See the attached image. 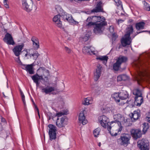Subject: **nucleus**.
<instances>
[{
  "instance_id": "c03bdc74",
  "label": "nucleus",
  "mask_w": 150,
  "mask_h": 150,
  "mask_svg": "<svg viewBox=\"0 0 150 150\" xmlns=\"http://www.w3.org/2000/svg\"><path fill=\"white\" fill-rule=\"evenodd\" d=\"M115 2V5L118 6H122V2L120 0H113Z\"/></svg>"
},
{
  "instance_id": "6e6d98bb",
  "label": "nucleus",
  "mask_w": 150,
  "mask_h": 150,
  "mask_svg": "<svg viewBox=\"0 0 150 150\" xmlns=\"http://www.w3.org/2000/svg\"><path fill=\"white\" fill-rule=\"evenodd\" d=\"M35 108L36 109V110L37 111L38 116H39V118H40V114H39L38 109V107H37L36 106H35Z\"/></svg>"
},
{
  "instance_id": "e433bc0d",
  "label": "nucleus",
  "mask_w": 150,
  "mask_h": 150,
  "mask_svg": "<svg viewBox=\"0 0 150 150\" xmlns=\"http://www.w3.org/2000/svg\"><path fill=\"white\" fill-rule=\"evenodd\" d=\"M142 132L144 134H145L147 129L149 128V124L147 123H144L143 124Z\"/></svg>"
},
{
  "instance_id": "49530a36",
  "label": "nucleus",
  "mask_w": 150,
  "mask_h": 150,
  "mask_svg": "<svg viewBox=\"0 0 150 150\" xmlns=\"http://www.w3.org/2000/svg\"><path fill=\"white\" fill-rule=\"evenodd\" d=\"M15 60L20 65H21L22 66V65H23L22 64L21 62L20 59V57L19 56L18 57V58L15 59Z\"/></svg>"
},
{
  "instance_id": "f257e3e1",
  "label": "nucleus",
  "mask_w": 150,
  "mask_h": 150,
  "mask_svg": "<svg viewBox=\"0 0 150 150\" xmlns=\"http://www.w3.org/2000/svg\"><path fill=\"white\" fill-rule=\"evenodd\" d=\"M37 72L40 75L37 74L33 76L32 77V78L34 82L36 83L37 86H38L39 85L38 81L40 79L43 80V76H44L45 79H44V80L47 81L48 80L47 76L49 75V72L48 70H46L43 67H40L38 69Z\"/></svg>"
},
{
  "instance_id": "f704fd0d",
  "label": "nucleus",
  "mask_w": 150,
  "mask_h": 150,
  "mask_svg": "<svg viewBox=\"0 0 150 150\" xmlns=\"http://www.w3.org/2000/svg\"><path fill=\"white\" fill-rule=\"evenodd\" d=\"M54 88L53 87H50L47 88H44L42 89V92H44L46 94H48L54 91Z\"/></svg>"
},
{
  "instance_id": "39448f33",
  "label": "nucleus",
  "mask_w": 150,
  "mask_h": 150,
  "mask_svg": "<svg viewBox=\"0 0 150 150\" xmlns=\"http://www.w3.org/2000/svg\"><path fill=\"white\" fill-rule=\"evenodd\" d=\"M113 118L115 120L111 122L110 124L111 125L113 123H117L118 126L119 127L118 132L121 131L122 129V127L121 125V122L124 121V117L122 115L120 114H118L114 115L113 116Z\"/></svg>"
},
{
  "instance_id": "603ef678",
  "label": "nucleus",
  "mask_w": 150,
  "mask_h": 150,
  "mask_svg": "<svg viewBox=\"0 0 150 150\" xmlns=\"http://www.w3.org/2000/svg\"><path fill=\"white\" fill-rule=\"evenodd\" d=\"M71 2H73V1H75L77 2L78 1H89L90 0H69Z\"/></svg>"
},
{
  "instance_id": "f8f14e48",
  "label": "nucleus",
  "mask_w": 150,
  "mask_h": 150,
  "mask_svg": "<svg viewBox=\"0 0 150 150\" xmlns=\"http://www.w3.org/2000/svg\"><path fill=\"white\" fill-rule=\"evenodd\" d=\"M102 67L100 64L97 66L96 71L93 72V79L95 81H97L100 77L102 72Z\"/></svg>"
},
{
  "instance_id": "09e8293b",
  "label": "nucleus",
  "mask_w": 150,
  "mask_h": 150,
  "mask_svg": "<svg viewBox=\"0 0 150 150\" xmlns=\"http://www.w3.org/2000/svg\"><path fill=\"white\" fill-rule=\"evenodd\" d=\"M21 96L22 99V101L23 102V103L24 104V105L25 106L26 103H25V96H24V95L23 94V95H21Z\"/></svg>"
},
{
  "instance_id": "cd10ccee",
  "label": "nucleus",
  "mask_w": 150,
  "mask_h": 150,
  "mask_svg": "<svg viewBox=\"0 0 150 150\" xmlns=\"http://www.w3.org/2000/svg\"><path fill=\"white\" fill-rule=\"evenodd\" d=\"M64 89V84L63 82H62L61 84L58 85L57 87V95L63 92Z\"/></svg>"
},
{
  "instance_id": "7c9ffc66",
  "label": "nucleus",
  "mask_w": 150,
  "mask_h": 150,
  "mask_svg": "<svg viewBox=\"0 0 150 150\" xmlns=\"http://www.w3.org/2000/svg\"><path fill=\"white\" fill-rule=\"evenodd\" d=\"M57 26L63 30H65L64 28L62 26V23L60 21V16L59 15H57Z\"/></svg>"
},
{
  "instance_id": "338daca9",
  "label": "nucleus",
  "mask_w": 150,
  "mask_h": 150,
  "mask_svg": "<svg viewBox=\"0 0 150 150\" xmlns=\"http://www.w3.org/2000/svg\"><path fill=\"white\" fill-rule=\"evenodd\" d=\"M7 87L8 88V84H7Z\"/></svg>"
},
{
  "instance_id": "bf43d9fd",
  "label": "nucleus",
  "mask_w": 150,
  "mask_h": 150,
  "mask_svg": "<svg viewBox=\"0 0 150 150\" xmlns=\"http://www.w3.org/2000/svg\"><path fill=\"white\" fill-rule=\"evenodd\" d=\"M2 94L3 95V96L4 97V98H6V97H7V96H6V95H5L4 94V92H3L2 93Z\"/></svg>"
},
{
  "instance_id": "774afa93",
  "label": "nucleus",
  "mask_w": 150,
  "mask_h": 150,
  "mask_svg": "<svg viewBox=\"0 0 150 150\" xmlns=\"http://www.w3.org/2000/svg\"><path fill=\"white\" fill-rule=\"evenodd\" d=\"M149 34H150V31H149Z\"/></svg>"
},
{
  "instance_id": "c756f323",
  "label": "nucleus",
  "mask_w": 150,
  "mask_h": 150,
  "mask_svg": "<svg viewBox=\"0 0 150 150\" xmlns=\"http://www.w3.org/2000/svg\"><path fill=\"white\" fill-rule=\"evenodd\" d=\"M120 98L121 100H124L128 98V95L126 91H122L120 93Z\"/></svg>"
},
{
  "instance_id": "9d476101",
  "label": "nucleus",
  "mask_w": 150,
  "mask_h": 150,
  "mask_svg": "<svg viewBox=\"0 0 150 150\" xmlns=\"http://www.w3.org/2000/svg\"><path fill=\"white\" fill-rule=\"evenodd\" d=\"M138 146L141 150H149V144L147 141L142 139L137 142Z\"/></svg>"
},
{
  "instance_id": "9b49d317",
  "label": "nucleus",
  "mask_w": 150,
  "mask_h": 150,
  "mask_svg": "<svg viewBox=\"0 0 150 150\" xmlns=\"http://www.w3.org/2000/svg\"><path fill=\"white\" fill-rule=\"evenodd\" d=\"M24 46L23 44H21V45H18L15 46L13 49V51L15 55L17 57H18L21 52H22L23 54L25 56V54L22 51V50Z\"/></svg>"
},
{
  "instance_id": "2eb2a0df",
  "label": "nucleus",
  "mask_w": 150,
  "mask_h": 150,
  "mask_svg": "<svg viewBox=\"0 0 150 150\" xmlns=\"http://www.w3.org/2000/svg\"><path fill=\"white\" fill-rule=\"evenodd\" d=\"M124 38H123L121 40V43L123 47H125L128 45H130L132 39L131 37L126 36L125 35Z\"/></svg>"
},
{
  "instance_id": "72a5a7b5",
  "label": "nucleus",
  "mask_w": 150,
  "mask_h": 150,
  "mask_svg": "<svg viewBox=\"0 0 150 150\" xmlns=\"http://www.w3.org/2000/svg\"><path fill=\"white\" fill-rule=\"evenodd\" d=\"M112 97L114 99L116 102H119L120 101V99L119 93H115L112 95Z\"/></svg>"
},
{
  "instance_id": "bb28decb",
  "label": "nucleus",
  "mask_w": 150,
  "mask_h": 150,
  "mask_svg": "<svg viewBox=\"0 0 150 150\" xmlns=\"http://www.w3.org/2000/svg\"><path fill=\"white\" fill-rule=\"evenodd\" d=\"M57 103L59 105L58 107L61 109L63 108L64 104V99L62 96L58 97L57 98Z\"/></svg>"
},
{
  "instance_id": "37998d69",
  "label": "nucleus",
  "mask_w": 150,
  "mask_h": 150,
  "mask_svg": "<svg viewBox=\"0 0 150 150\" xmlns=\"http://www.w3.org/2000/svg\"><path fill=\"white\" fill-rule=\"evenodd\" d=\"M67 13H61V14L59 13V14H58L57 15H59L60 16V18L61 17L63 18L64 20H66L67 18Z\"/></svg>"
},
{
  "instance_id": "393cba45",
  "label": "nucleus",
  "mask_w": 150,
  "mask_h": 150,
  "mask_svg": "<svg viewBox=\"0 0 150 150\" xmlns=\"http://www.w3.org/2000/svg\"><path fill=\"white\" fill-rule=\"evenodd\" d=\"M31 40L33 42V46L34 48L38 49L39 47V41L38 39L36 37H33L31 38Z\"/></svg>"
},
{
  "instance_id": "f03ea898",
  "label": "nucleus",
  "mask_w": 150,
  "mask_h": 150,
  "mask_svg": "<svg viewBox=\"0 0 150 150\" xmlns=\"http://www.w3.org/2000/svg\"><path fill=\"white\" fill-rule=\"evenodd\" d=\"M127 60V58L126 57L121 55L119 56L117 59L116 62L113 64V69L116 71H118L120 69L125 70L127 66L125 63Z\"/></svg>"
},
{
  "instance_id": "052dcab7",
  "label": "nucleus",
  "mask_w": 150,
  "mask_h": 150,
  "mask_svg": "<svg viewBox=\"0 0 150 150\" xmlns=\"http://www.w3.org/2000/svg\"><path fill=\"white\" fill-rule=\"evenodd\" d=\"M70 14H67V19H66V20H67V19H68V15H70Z\"/></svg>"
},
{
  "instance_id": "4c0bfd02",
  "label": "nucleus",
  "mask_w": 150,
  "mask_h": 150,
  "mask_svg": "<svg viewBox=\"0 0 150 150\" xmlns=\"http://www.w3.org/2000/svg\"><path fill=\"white\" fill-rule=\"evenodd\" d=\"M133 94L135 96H142V93L141 91L139 89H136L133 92Z\"/></svg>"
},
{
  "instance_id": "a19ab883",
  "label": "nucleus",
  "mask_w": 150,
  "mask_h": 150,
  "mask_svg": "<svg viewBox=\"0 0 150 150\" xmlns=\"http://www.w3.org/2000/svg\"><path fill=\"white\" fill-rule=\"evenodd\" d=\"M149 31L147 30H143L141 31L140 32L137 31L135 33L133 34L131 36V38L132 39H133L136 35L138 34L143 32H149Z\"/></svg>"
},
{
  "instance_id": "2f4dec72",
  "label": "nucleus",
  "mask_w": 150,
  "mask_h": 150,
  "mask_svg": "<svg viewBox=\"0 0 150 150\" xmlns=\"http://www.w3.org/2000/svg\"><path fill=\"white\" fill-rule=\"evenodd\" d=\"M68 111L67 110H63L62 111L57 113V116L60 118L62 115H67L68 114Z\"/></svg>"
},
{
  "instance_id": "13d9d810",
  "label": "nucleus",
  "mask_w": 150,
  "mask_h": 150,
  "mask_svg": "<svg viewBox=\"0 0 150 150\" xmlns=\"http://www.w3.org/2000/svg\"><path fill=\"white\" fill-rule=\"evenodd\" d=\"M4 91H5V93L6 94V95H8V91H7V90H6V89H4Z\"/></svg>"
},
{
  "instance_id": "69168bd1",
  "label": "nucleus",
  "mask_w": 150,
  "mask_h": 150,
  "mask_svg": "<svg viewBox=\"0 0 150 150\" xmlns=\"http://www.w3.org/2000/svg\"><path fill=\"white\" fill-rule=\"evenodd\" d=\"M86 37H87V40L88 39V37H87V35H86Z\"/></svg>"
},
{
  "instance_id": "864d4df0",
  "label": "nucleus",
  "mask_w": 150,
  "mask_h": 150,
  "mask_svg": "<svg viewBox=\"0 0 150 150\" xmlns=\"http://www.w3.org/2000/svg\"><path fill=\"white\" fill-rule=\"evenodd\" d=\"M117 36H116V35L115 33H114L112 35V39L114 40L116 39Z\"/></svg>"
},
{
  "instance_id": "ea45409f",
  "label": "nucleus",
  "mask_w": 150,
  "mask_h": 150,
  "mask_svg": "<svg viewBox=\"0 0 150 150\" xmlns=\"http://www.w3.org/2000/svg\"><path fill=\"white\" fill-rule=\"evenodd\" d=\"M108 59V57L106 56H101L100 57H97L96 58V59L97 60L99 59L101 61H103V62L106 61V62H107Z\"/></svg>"
},
{
  "instance_id": "423d86ee",
  "label": "nucleus",
  "mask_w": 150,
  "mask_h": 150,
  "mask_svg": "<svg viewBox=\"0 0 150 150\" xmlns=\"http://www.w3.org/2000/svg\"><path fill=\"white\" fill-rule=\"evenodd\" d=\"M131 138L130 134L127 133L121 134L120 137L118 140L120 141V144L124 146H127L130 143Z\"/></svg>"
},
{
  "instance_id": "6ab92c4d",
  "label": "nucleus",
  "mask_w": 150,
  "mask_h": 150,
  "mask_svg": "<svg viewBox=\"0 0 150 150\" xmlns=\"http://www.w3.org/2000/svg\"><path fill=\"white\" fill-rule=\"evenodd\" d=\"M91 46H84L82 49V52L85 54H88L89 55L95 54V51H92L90 49Z\"/></svg>"
},
{
  "instance_id": "5fc2aeb1",
  "label": "nucleus",
  "mask_w": 150,
  "mask_h": 150,
  "mask_svg": "<svg viewBox=\"0 0 150 150\" xmlns=\"http://www.w3.org/2000/svg\"><path fill=\"white\" fill-rule=\"evenodd\" d=\"M56 16H55L53 18L52 20L53 21L56 23Z\"/></svg>"
},
{
  "instance_id": "8fccbe9b",
  "label": "nucleus",
  "mask_w": 150,
  "mask_h": 150,
  "mask_svg": "<svg viewBox=\"0 0 150 150\" xmlns=\"http://www.w3.org/2000/svg\"><path fill=\"white\" fill-rule=\"evenodd\" d=\"M7 0H4V6L6 8H9V6L7 3Z\"/></svg>"
},
{
  "instance_id": "0e129e2a",
  "label": "nucleus",
  "mask_w": 150,
  "mask_h": 150,
  "mask_svg": "<svg viewBox=\"0 0 150 150\" xmlns=\"http://www.w3.org/2000/svg\"><path fill=\"white\" fill-rule=\"evenodd\" d=\"M100 147V146L101 145V143H99L98 145Z\"/></svg>"
},
{
  "instance_id": "4d7b16f0",
  "label": "nucleus",
  "mask_w": 150,
  "mask_h": 150,
  "mask_svg": "<svg viewBox=\"0 0 150 150\" xmlns=\"http://www.w3.org/2000/svg\"><path fill=\"white\" fill-rule=\"evenodd\" d=\"M110 134L112 136H116L117 135V132L115 133V134H113V133H110Z\"/></svg>"
},
{
  "instance_id": "79ce46f5",
  "label": "nucleus",
  "mask_w": 150,
  "mask_h": 150,
  "mask_svg": "<svg viewBox=\"0 0 150 150\" xmlns=\"http://www.w3.org/2000/svg\"><path fill=\"white\" fill-rule=\"evenodd\" d=\"M64 49L66 52L69 54H71L72 52V50L70 48L66 46L64 47Z\"/></svg>"
},
{
  "instance_id": "20e7f679",
  "label": "nucleus",
  "mask_w": 150,
  "mask_h": 150,
  "mask_svg": "<svg viewBox=\"0 0 150 150\" xmlns=\"http://www.w3.org/2000/svg\"><path fill=\"white\" fill-rule=\"evenodd\" d=\"M22 5L23 9L27 12H29L32 10H36L37 7L33 4L32 0H22Z\"/></svg>"
},
{
  "instance_id": "dca6fc26",
  "label": "nucleus",
  "mask_w": 150,
  "mask_h": 150,
  "mask_svg": "<svg viewBox=\"0 0 150 150\" xmlns=\"http://www.w3.org/2000/svg\"><path fill=\"white\" fill-rule=\"evenodd\" d=\"M33 64H30L22 65V68L26 70L29 74H34Z\"/></svg>"
},
{
  "instance_id": "473e14b6",
  "label": "nucleus",
  "mask_w": 150,
  "mask_h": 150,
  "mask_svg": "<svg viewBox=\"0 0 150 150\" xmlns=\"http://www.w3.org/2000/svg\"><path fill=\"white\" fill-rule=\"evenodd\" d=\"M68 19L66 20L69 23H73L74 24H77L78 23V22L75 21L71 15H68Z\"/></svg>"
},
{
  "instance_id": "680f3d73",
  "label": "nucleus",
  "mask_w": 150,
  "mask_h": 150,
  "mask_svg": "<svg viewBox=\"0 0 150 150\" xmlns=\"http://www.w3.org/2000/svg\"><path fill=\"white\" fill-rule=\"evenodd\" d=\"M120 21H123V20H121V19H120V20H118V24H119V22H120Z\"/></svg>"
},
{
  "instance_id": "58836bf2",
  "label": "nucleus",
  "mask_w": 150,
  "mask_h": 150,
  "mask_svg": "<svg viewBox=\"0 0 150 150\" xmlns=\"http://www.w3.org/2000/svg\"><path fill=\"white\" fill-rule=\"evenodd\" d=\"M100 131V129L99 128H97L94 129L93 131V134L94 136L97 137L99 135Z\"/></svg>"
},
{
  "instance_id": "aec40b11",
  "label": "nucleus",
  "mask_w": 150,
  "mask_h": 150,
  "mask_svg": "<svg viewBox=\"0 0 150 150\" xmlns=\"http://www.w3.org/2000/svg\"><path fill=\"white\" fill-rule=\"evenodd\" d=\"M66 116H63L62 117L57 119V126L59 127L64 126V122Z\"/></svg>"
},
{
  "instance_id": "e2e57ef3",
  "label": "nucleus",
  "mask_w": 150,
  "mask_h": 150,
  "mask_svg": "<svg viewBox=\"0 0 150 150\" xmlns=\"http://www.w3.org/2000/svg\"><path fill=\"white\" fill-rule=\"evenodd\" d=\"M24 94L23 93V92L21 91V96L22 95H23Z\"/></svg>"
},
{
  "instance_id": "c85d7f7f",
  "label": "nucleus",
  "mask_w": 150,
  "mask_h": 150,
  "mask_svg": "<svg viewBox=\"0 0 150 150\" xmlns=\"http://www.w3.org/2000/svg\"><path fill=\"white\" fill-rule=\"evenodd\" d=\"M129 77L125 74L120 75L117 77V81H127L129 80Z\"/></svg>"
},
{
  "instance_id": "1a4fd4ad",
  "label": "nucleus",
  "mask_w": 150,
  "mask_h": 150,
  "mask_svg": "<svg viewBox=\"0 0 150 150\" xmlns=\"http://www.w3.org/2000/svg\"><path fill=\"white\" fill-rule=\"evenodd\" d=\"M107 25V23L105 21H103L99 23L96 24L94 26L93 31L96 34H99L102 33L103 31L102 29V27Z\"/></svg>"
},
{
  "instance_id": "a878e982",
  "label": "nucleus",
  "mask_w": 150,
  "mask_h": 150,
  "mask_svg": "<svg viewBox=\"0 0 150 150\" xmlns=\"http://www.w3.org/2000/svg\"><path fill=\"white\" fill-rule=\"evenodd\" d=\"M145 23L143 21L137 23L135 24V27L137 31L144 29Z\"/></svg>"
},
{
  "instance_id": "a18cd8bd",
  "label": "nucleus",
  "mask_w": 150,
  "mask_h": 150,
  "mask_svg": "<svg viewBox=\"0 0 150 150\" xmlns=\"http://www.w3.org/2000/svg\"><path fill=\"white\" fill-rule=\"evenodd\" d=\"M146 116L147 121L150 123V111L146 113Z\"/></svg>"
},
{
  "instance_id": "c9c22d12",
  "label": "nucleus",
  "mask_w": 150,
  "mask_h": 150,
  "mask_svg": "<svg viewBox=\"0 0 150 150\" xmlns=\"http://www.w3.org/2000/svg\"><path fill=\"white\" fill-rule=\"evenodd\" d=\"M144 4L143 9L144 10L148 11H150V6L149 4L145 1L143 2Z\"/></svg>"
},
{
  "instance_id": "6e6552de",
  "label": "nucleus",
  "mask_w": 150,
  "mask_h": 150,
  "mask_svg": "<svg viewBox=\"0 0 150 150\" xmlns=\"http://www.w3.org/2000/svg\"><path fill=\"white\" fill-rule=\"evenodd\" d=\"M49 128V134L50 140H52L55 139L56 137V128L54 125L51 124L49 125L48 126Z\"/></svg>"
},
{
  "instance_id": "7ed1b4c3",
  "label": "nucleus",
  "mask_w": 150,
  "mask_h": 150,
  "mask_svg": "<svg viewBox=\"0 0 150 150\" xmlns=\"http://www.w3.org/2000/svg\"><path fill=\"white\" fill-rule=\"evenodd\" d=\"M105 20V18L103 17L100 16H92L89 17L86 20V21L88 23L86 24V26L91 27V26L94 25L98 22H101Z\"/></svg>"
},
{
  "instance_id": "5701e85b",
  "label": "nucleus",
  "mask_w": 150,
  "mask_h": 150,
  "mask_svg": "<svg viewBox=\"0 0 150 150\" xmlns=\"http://www.w3.org/2000/svg\"><path fill=\"white\" fill-rule=\"evenodd\" d=\"M109 119L105 115H102V120L100 121V124L103 127L105 128L107 126V124L109 123Z\"/></svg>"
},
{
  "instance_id": "ddd939ff",
  "label": "nucleus",
  "mask_w": 150,
  "mask_h": 150,
  "mask_svg": "<svg viewBox=\"0 0 150 150\" xmlns=\"http://www.w3.org/2000/svg\"><path fill=\"white\" fill-rule=\"evenodd\" d=\"M130 132L132 137L134 140H137L141 137L142 132L139 129H132L130 130Z\"/></svg>"
},
{
  "instance_id": "412c9836",
  "label": "nucleus",
  "mask_w": 150,
  "mask_h": 150,
  "mask_svg": "<svg viewBox=\"0 0 150 150\" xmlns=\"http://www.w3.org/2000/svg\"><path fill=\"white\" fill-rule=\"evenodd\" d=\"M79 123H81L83 125H85L87 122V121L85 120V117L83 112H81L79 116Z\"/></svg>"
},
{
  "instance_id": "b1692460",
  "label": "nucleus",
  "mask_w": 150,
  "mask_h": 150,
  "mask_svg": "<svg viewBox=\"0 0 150 150\" xmlns=\"http://www.w3.org/2000/svg\"><path fill=\"white\" fill-rule=\"evenodd\" d=\"M134 30L132 25H129L126 29V34L125 35L126 36L131 37L130 35L133 33Z\"/></svg>"
},
{
  "instance_id": "f3484780",
  "label": "nucleus",
  "mask_w": 150,
  "mask_h": 150,
  "mask_svg": "<svg viewBox=\"0 0 150 150\" xmlns=\"http://www.w3.org/2000/svg\"><path fill=\"white\" fill-rule=\"evenodd\" d=\"M102 3L101 1L98 2L96 5V6L95 8L91 10V12L92 13L103 12V9L102 7Z\"/></svg>"
},
{
  "instance_id": "4468645a",
  "label": "nucleus",
  "mask_w": 150,
  "mask_h": 150,
  "mask_svg": "<svg viewBox=\"0 0 150 150\" xmlns=\"http://www.w3.org/2000/svg\"><path fill=\"white\" fill-rule=\"evenodd\" d=\"M3 40L8 44L13 45L15 42L11 35L8 33H7L5 37L3 39Z\"/></svg>"
},
{
  "instance_id": "0eeeda50",
  "label": "nucleus",
  "mask_w": 150,
  "mask_h": 150,
  "mask_svg": "<svg viewBox=\"0 0 150 150\" xmlns=\"http://www.w3.org/2000/svg\"><path fill=\"white\" fill-rule=\"evenodd\" d=\"M33 50V49H30L28 50L25 49L23 50V52L24 54L25 57H27V59L30 58L31 57L33 56V59L36 60L39 55V54L38 52L32 53V52Z\"/></svg>"
},
{
  "instance_id": "de8ad7c7",
  "label": "nucleus",
  "mask_w": 150,
  "mask_h": 150,
  "mask_svg": "<svg viewBox=\"0 0 150 150\" xmlns=\"http://www.w3.org/2000/svg\"><path fill=\"white\" fill-rule=\"evenodd\" d=\"M90 104L89 100L87 98L85 99L84 100V102L83 103V104L85 105H88Z\"/></svg>"
},
{
  "instance_id": "3c124183",
  "label": "nucleus",
  "mask_w": 150,
  "mask_h": 150,
  "mask_svg": "<svg viewBox=\"0 0 150 150\" xmlns=\"http://www.w3.org/2000/svg\"><path fill=\"white\" fill-rule=\"evenodd\" d=\"M107 129L108 131L109 132V133L110 134L111 133L110 130L111 129V127L110 125H108V124H107Z\"/></svg>"
},
{
  "instance_id": "a211bd4d",
  "label": "nucleus",
  "mask_w": 150,
  "mask_h": 150,
  "mask_svg": "<svg viewBox=\"0 0 150 150\" xmlns=\"http://www.w3.org/2000/svg\"><path fill=\"white\" fill-rule=\"evenodd\" d=\"M131 114L132 115L130 116V117L132 119L133 118L134 121L139 119L141 116L140 111L138 109L134 111Z\"/></svg>"
},
{
  "instance_id": "4be33fe9",
  "label": "nucleus",
  "mask_w": 150,
  "mask_h": 150,
  "mask_svg": "<svg viewBox=\"0 0 150 150\" xmlns=\"http://www.w3.org/2000/svg\"><path fill=\"white\" fill-rule=\"evenodd\" d=\"M134 103L137 104L136 106H140L143 102V97L142 96H135L134 98Z\"/></svg>"
}]
</instances>
